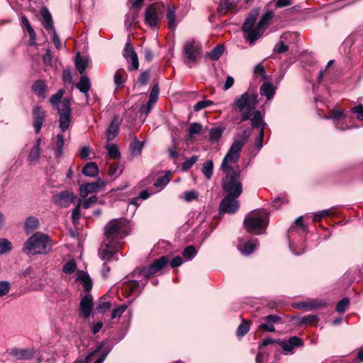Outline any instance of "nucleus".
Returning a JSON list of instances; mask_svg holds the SVG:
<instances>
[{"instance_id": "22", "label": "nucleus", "mask_w": 363, "mask_h": 363, "mask_svg": "<svg viewBox=\"0 0 363 363\" xmlns=\"http://www.w3.org/2000/svg\"><path fill=\"white\" fill-rule=\"evenodd\" d=\"M40 143L41 140L38 138L28 154V160L30 164H35L39 159L40 155Z\"/></svg>"}, {"instance_id": "37", "label": "nucleus", "mask_w": 363, "mask_h": 363, "mask_svg": "<svg viewBox=\"0 0 363 363\" xmlns=\"http://www.w3.org/2000/svg\"><path fill=\"white\" fill-rule=\"evenodd\" d=\"M318 320V317L315 315H308L301 318L299 324L306 325H315Z\"/></svg>"}, {"instance_id": "51", "label": "nucleus", "mask_w": 363, "mask_h": 363, "mask_svg": "<svg viewBox=\"0 0 363 363\" xmlns=\"http://www.w3.org/2000/svg\"><path fill=\"white\" fill-rule=\"evenodd\" d=\"M350 301L347 298H344L340 301L336 306V311L338 313H344L346 311L347 306L349 305Z\"/></svg>"}, {"instance_id": "39", "label": "nucleus", "mask_w": 363, "mask_h": 363, "mask_svg": "<svg viewBox=\"0 0 363 363\" xmlns=\"http://www.w3.org/2000/svg\"><path fill=\"white\" fill-rule=\"evenodd\" d=\"M203 126L199 123H192L189 128V136L193 138L195 135L201 133Z\"/></svg>"}, {"instance_id": "58", "label": "nucleus", "mask_w": 363, "mask_h": 363, "mask_svg": "<svg viewBox=\"0 0 363 363\" xmlns=\"http://www.w3.org/2000/svg\"><path fill=\"white\" fill-rule=\"evenodd\" d=\"M98 198L96 196H91L89 198L86 199L82 203V206L85 209H88L91 206L92 204H94L97 202Z\"/></svg>"}, {"instance_id": "36", "label": "nucleus", "mask_w": 363, "mask_h": 363, "mask_svg": "<svg viewBox=\"0 0 363 363\" xmlns=\"http://www.w3.org/2000/svg\"><path fill=\"white\" fill-rule=\"evenodd\" d=\"M223 52L224 47L221 45H218L208 53V56L213 60H217L221 57Z\"/></svg>"}, {"instance_id": "17", "label": "nucleus", "mask_w": 363, "mask_h": 363, "mask_svg": "<svg viewBox=\"0 0 363 363\" xmlns=\"http://www.w3.org/2000/svg\"><path fill=\"white\" fill-rule=\"evenodd\" d=\"M303 344V340L296 336H293L288 340L279 342V345L284 352H291L295 347L302 346Z\"/></svg>"}, {"instance_id": "8", "label": "nucleus", "mask_w": 363, "mask_h": 363, "mask_svg": "<svg viewBox=\"0 0 363 363\" xmlns=\"http://www.w3.org/2000/svg\"><path fill=\"white\" fill-rule=\"evenodd\" d=\"M251 125L252 128L259 129V134L255 142V147L259 150L263 147V139L264 135V130L267 125L264 121V116L261 112H256L253 118H251Z\"/></svg>"}, {"instance_id": "11", "label": "nucleus", "mask_w": 363, "mask_h": 363, "mask_svg": "<svg viewBox=\"0 0 363 363\" xmlns=\"http://www.w3.org/2000/svg\"><path fill=\"white\" fill-rule=\"evenodd\" d=\"M238 197L234 195H226L220 203V210L229 214L235 213L240 208Z\"/></svg>"}, {"instance_id": "46", "label": "nucleus", "mask_w": 363, "mask_h": 363, "mask_svg": "<svg viewBox=\"0 0 363 363\" xmlns=\"http://www.w3.org/2000/svg\"><path fill=\"white\" fill-rule=\"evenodd\" d=\"M198 156L193 155L189 159L185 160L182 164V169L184 171L189 170L198 161Z\"/></svg>"}, {"instance_id": "12", "label": "nucleus", "mask_w": 363, "mask_h": 363, "mask_svg": "<svg viewBox=\"0 0 363 363\" xmlns=\"http://www.w3.org/2000/svg\"><path fill=\"white\" fill-rule=\"evenodd\" d=\"M105 185V182L101 179H98L94 182L83 184L79 186V194L81 197L85 198L89 194L99 192Z\"/></svg>"}, {"instance_id": "28", "label": "nucleus", "mask_w": 363, "mask_h": 363, "mask_svg": "<svg viewBox=\"0 0 363 363\" xmlns=\"http://www.w3.org/2000/svg\"><path fill=\"white\" fill-rule=\"evenodd\" d=\"M71 103L68 99H63L57 106L58 113L60 116L71 115Z\"/></svg>"}, {"instance_id": "31", "label": "nucleus", "mask_w": 363, "mask_h": 363, "mask_svg": "<svg viewBox=\"0 0 363 363\" xmlns=\"http://www.w3.org/2000/svg\"><path fill=\"white\" fill-rule=\"evenodd\" d=\"M39 226V220L35 216H29L25 221V231L27 234L31 233Z\"/></svg>"}, {"instance_id": "63", "label": "nucleus", "mask_w": 363, "mask_h": 363, "mask_svg": "<svg viewBox=\"0 0 363 363\" xmlns=\"http://www.w3.org/2000/svg\"><path fill=\"white\" fill-rule=\"evenodd\" d=\"M352 112L357 113V118L363 121V105H359L352 108Z\"/></svg>"}, {"instance_id": "19", "label": "nucleus", "mask_w": 363, "mask_h": 363, "mask_svg": "<svg viewBox=\"0 0 363 363\" xmlns=\"http://www.w3.org/2000/svg\"><path fill=\"white\" fill-rule=\"evenodd\" d=\"M33 126L36 133H38L41 129L45 120V112L39 106H35L33 108Z\"/></svg>"}, {"instance_id": "59", "label": "nucleus", "mask_w": 363, "mask_h": 363, "mask_svg": "<svg viewBox=\"0 0 363 363\" xmlns=\"http://www.w3.org/2000/svg\"><path fill=\"white\" fill-rule=\"evenodd\" d=\"M289 50V46L285 45L282 41H279L274 48V52L277 53H282Z\"/></svg>"}, {"instance_id": "45", "label": "nucleus", "mask_w": 363, "mask_h": 363, "mask_svg": "<svg viewBox=\"0 0 363 363\" xmlns=\"http://www.w3.org/2000/svg\"><path fill=\"white\" fill-rule=\"evenodd\" d=\"M299 228L303 231L306 230V227L304 225L303 222V216H299L298 218H296L294 225L290 228V231H298Z\"/></svg>"}, {"instance_id": "40", "label": "nucleus", "mask_w": 363, "mask_h": 363, "mask_svg": "<svg viewBox=\"0 0 363 363\" xmlns=\"http://www.w3.org/2000/svg\"><path fill=\"white\" fill-rule=\"evenodd\" d=\"M71 123V115L60 116V129L62 132H65L69 128Z\"/></svg>"}, {"instance_id": "47", "label": "nucleus", "mask_w": 363, "mask_h": 363, "mask_svg": "<svg viewBox=\"0 0 363 363\" xmlns=\"http://www.w3.org/2000/svg\"><path fill=\"white\" fill-rule=\"evenodd\" d=\"M77 267V264L74 260H70L67 262L63 267V272L65 274H70L73 273Z\"/></svg>"}, {"instance_id": "41", "label": "nucleus", "mask_w": 363, "mask_h": 363, "mask_svg": "<svg viewBox=\"0 0 363 363\" xmlns=\"http://www.w3.org/2000/svg\"><path fill=\"white\" fill-rule=\"evenodd\" d=\"M108 150V155L111 159H118L120 157V152L117 145L109 144L106 146Z\"/></svg>"}, {"instance_id": "24", "label": "nucleus", "mask_w": 363, "mask_h": 363, "mask_svg": "<svg viewBox=\"0 0 363 363\" xmlns=\"http://www.w3.org/2000/svg\"><path fill=\"white\" fill-rule=\"evenodd\" d=\"M275 90L276 88L272 83L264 82L260 87V94L269 101L274 97Z\"/></svg>"}, {"instance_id": "43", "label": "nucleus", "mask_w": 363, "mask_h": 363, "mask_svg": "<svg viewBox=\"0 0 363 363\" xmlns=\"http://www.w3.org/2000/svg\"><path fill=\"white\" fill-rule=\"evenodd\" d=\"M64 145V136L62 134H58L57 135V142H56V152L55 155L57 157H60L62 155V149Z\"/></svg>"}, {"instance_id": "15", "label": "nucleus", "mask_w": 363, "mask_h": 363, "mask_svg": "<svg viewBox=\"0 0 363 363\" xmlns=\"http://www.w3.org/2000/svg\"><path fill=\"white\" fill-rule=\"evenodd\" d=\"M329 118L332 119L335 127L341 130H347V128L349 127L347 125L346 127H344L340 125L342 122H345L348 120V117L344 113V111L338 110V109H333L330 112L329 114Z\"/></svg>"}, {"instance_id": "60", "label": "nucleus", "mask_w": 363, "mask_h": 363, "mask_svg": "<svg viewBox=\"0 0 363 363\" xmlns=\"http://www.w3.org/2000/svg\"><path fill=\"white\" fill-rule=\"evenodd\" d=\"M150 78V72L149 71L143 72L140 74L138 77V82L140 85H145L147 83Z\"/></svg>"}, {"instance_id": "34", "label": "nucleus", "mask_w": 363, "mask_h": 363, "mask_svg": "<svg viewBox=\"0 0 363 363\" xmlns=\"http://www.w3.org/2000/svg\"><path fill=\"white\" fill-rule=\"evenodd\" d=\"M201 172L207 180H209L213 172V163L212 160H208L203 164Z\"/></svg>"}, {"instance_id": "18", "label": "nucleus", "mask_w": 363, "mask_h": 363, "mask_svg": "<svg viewBox=\"0 0 363 363\" xmlns=\"http://www.w3.org/2000/svg\"><path fill=\"white\" fill-rule=\"evenodd\" d=\"M37 350L34 348L29 349H18L14 348L11 351V354L17 359H30L35 354Z\"/></svg>"}, {"instance_id": "2", "label": "nucleus", "mask_w": 363, "mask_h": 363, "mask_svg": "<svg viewBox=\"0 0 363 363\" xmlns=\"http://www.w3.org/2000/svg\"><path fill=\"white\" fill-rule=\"evenodd\" d=\"M128 223L125 219L111 220L104 227L105 238L99 250V256L101 260H118L121 240L128 232Z\"/></svg>"}, {"instance_id": "3", "label": "nucleus", "mask_w": 363, "mask_h": 363, "mask_svg": "<svg viewBox=\"0 0 363 363\" xmlns=\"http://www.w3.org/2000/svg\"><path fill=\"white\" fill-rule=\"evenodd\" d=\"M258 13L259 11L257 9L252 10L242 25L245 38L250 44H253L262 35L264 30L274 16L273 11H268L262 16L257 24L255 25Z\"/></svg>"}, {"instance_id": "7", "label": "nucleus", "mask_w": 363, "mask_h": 363, "mask_svg": "<svg viewBox=\"0 0 363 363\" xmlns=\"http://www.w3.org/2000/svg\"><path fill=\"white\" fill-rule=\"evenodd\" d=\"M201 53V46L200 43L195 40L187 41L183 49L184 62L189 66L191 67L200 57Z\"/></svg>"}, {"instance_id": "20", "label": "nucleus", "mask_w": 363, "mask_h": 363, "mask_svg": "<svg viewBox=\"0 0 363 363\" xmlns=\"http://www.w3.org/2000/svg\"><path fill=\"white\" fill-rule=\"evenodd\" d=\"M93 308V301L90 295H86L80 301L79 311L84 318L90 316Z\"/></svg>"}, {"instance_id": "56", "label": "nucleus", "mask_w": 363, "mask_h": 363, "mask_svg": "<svg viewBox=\"0 0 363 363\" xmlns=\"http://www.w3.org/2000/svg\"><path fill=\"white\" fill-rule=\"evenodd\" d=\"M63 96V91L59 90L55 94L52 95L50 99V101L52 105L57 106L62 100Z\"/></svg>"}, {"instance_id": "25", "label": "nucleus", "mask_w": 363, "mask_h": 363, "mask_svg": "<svg viewBox=\"0 0 363 363\" xmlns=\"http://www.w3.org/2000/svg\"><path fill=\"white\" fill-rule=\"evenodd\" d=\"M77 279L81 281L86 292L91 291L92 289V281L87 273L83 271H79L77 272Z\"/></svg>"}, {"instance_id": "33", "label": "nucleus", "mask_w": 363, "mask_h": 363, "mask_svg": "<svg viewBox=\"0 0 363 363\" xmlns=\"http://www.w3.org/2000/svg\"><path fill=\"white\" fill-rule=\"evenodd\" d=\"M98 166L94 162L87 163L82 169V173L87 177H94L98 174Z\"/></svg>"}, {"instance_id": "55", "label": "nucleus", "mask_w": 363, "mask_h": 363, "mask_svg": "<svg viewBox=\"0 0 363 363\" xmlns=\"http://www.w3.org/2000/svg\"><path fill=\"white\" fill-rule=\"evenodd\" d=\"M11 289V284L9 282L6 281H0V297L6 295Z\"/></svg>"}, {"instance_id": "30", "label": "nucleus", "mask_w": 363, "mask_h": 363, "mask_svg": "<svg viewBox=\"0 0 363 363\" xmlns=\"http://www.w3.org/2000/svg\"><path fill=\"white\" fill-rule=\"evenodd\" d=\"M76 87L80 91V92L87 96L91 87L89 78L87 76L81 77L79 82L76 84Z\"/></svg>"}, {"instance_id": "48", "label": "nucleus", "mask_w": 363, "mask_h": 363, "mask_svg": "<svg viewBox=\"0 0 363 363\" xmlns=\"http://www.w3.org/2000/svg\"><path fill=\"white\" fill-rule=\"evenodd\" d=\"M170 181V178L169 175L166 174L162 177H160L157 181L154 183V186L155 187H162L165 186Z\"/></svg>"}, {"instance_id": "35", "label": "nucleus", "mask_w": 363, "mask_h": 363, "mask_svg": "<svg viewBox=\"0 0 363 363\" xmlns=\"http://www.w3.org/2000/svg\"><path fill=\"white\" fill-rule=\"evenodd\" d=\"M251 322L245 319L242 320L241 324L238 327L236 335L238 337H243L246 335L250 327Z\"/></svg>"}, {"instance_id": "4", "label": "nucleus", "mask_w": 363, "mask_h": 363, "mask_svg": "<svg viewBox=\"0 0 363 363\" xmlns=\"http://www.w3.org/2000/svg\"><path fill=\"white\" fill-rule=\"evenodd\" d=\"M257 98V94L247 91L235 99L233 108L236 112L242 113L239 123L249 119L251 121L256 112H260L255 110L258 102Z\"/></svg>"}, {"instance_id": "42", "label": "nucleus", "mask_w": 363, "mask_h": 363, "mask_svg": "<svg viewBox=\"0 0 363 363\" xmlns=\"http://www.w3.org/2000/svg\"><path fill=\"white\" fill-rule=\"evenodd\" d=\"M12 249L11 242L6 238H0V255L9 252Z\"/></svg>"}, {"instance_id": "13", "label": "nucleus", "mask_w": 363, "mask_h": 363, "mask_svg": "<svg viewBox=\"0 0 363 363\" xmlns=\"http://www.w3.org/2000/svg\"><path fill=\"white\" fill-rule=\"evenodd\" d=\"M123 57L127 60H130L131 62V69L136 70L139 67L138 58L136 52L133 50V47L131 45L130 42L128 41L126 43L125 48L123 50Z\"/></svg>"}, {"instance_id": "44", "label": "nucleus", "mask_w": 363, "mask_h": 363, "mask_svg": "<svg viewBox=\"0 0 363 363\" xmlns=\"http://www.w3.org/2000/svg\"><path fill=\"white\" fill-rule=\"evenodd\" d=\"M196 255V250L192 245L187 246L182 252V255L186 259H191Z\"/></svg>"}, {"instance_id": "49", "label": "nucleus", "mask_w": 363, "mask_h": 363, "mask_svg": "<svg viewBox=\"0 0 363 363\" xmlns=\"http://www.w3.org/2000/svg\"><path fill=\"white\" fill-rule=\"evenodd\" d=\"M213 102L211 100H205V101H198L194 106V111H199L206 107H208L211 105H212Z\"/></svg>"}, {"instance_id": "1", "label": "nucleus", "mask_w": 363, "mask_h": 363, "mask_svg": "<svg viewBox=\"0 0 363 363\" xmlns=\"http://www.w3.org/2000/svg\"><path fill=\"white\" fill-rule=\"evenodd\" d=\"M244 143L235 140L232 144L223 160L220 165L221 170L225 173L222 181V187L227 195H234L239 197L242 192V184L240 180V171L238 166L233 168L231 164H235L240 157V152Z\"/></svg>"}, {"instance_id": "62", "label": "nucleus", "mask_w": 363, "mask_h": 363, "mask_svg": "<svg viewBox=\"0 0 363 363\" xmlns=\"http://www.w3.org/2000/svg\"><path fill=\"white\" fill-rule=\"evenodd\" d=\"M121 171L118 169V167L116 165H115L113 164H111L110 165L109 169H108L109 176L117 177L119 174H121Z\"/></svg>"}, {"instance_id": "32", "label": "nucleus", "mask_w": 363, "mask_h": 363, "mask_svg": "<svg viewBox=\"0 0 363 363\" xmlns=\"http://www.w3.org/2000/svg\"><path fill=\"white\" fill-rule=\"evenodd\" d=\"M33 92L40 98H45L46 84L43 80H37L32 86Z\"/></svg>"}, {"instance_id": "14", "label": "nucleus", "mask_w": 363, "mask_h": 363, "mask_svg": "<svg viewBox=\"0 0 363 363\" xmlns=\"http://www.w3.org/2000/svg\"><path fill=\"white\" fill-rule=\"evenodd\" d=\"M326 302L320 299H310L307 301L298 303L294 306V308L312 311L323 308L326 306Z\"/></svg>"}, {"instance_id": "23", "label": "nucleus", "mask_w": 363, "mask_h": 363, "mask_svg": "<svg viewBox=\"0 0 363 363\" xmlns=\"http://www.w3.org/2000/svg\"><path fill=\"white\" fill-rule=\"evenodd\" d=\"M167 18L168 21V27L172 30H174L177 26V21L176 19V7L174 6H167Z\"/></svg>"}, {"instance_id": "10", "label": "nucleus", "mask_w": 363, "mask_h": 363, "mask_svg": "<svg viewBox=\"0 0 363 363\" xmlns=\"http://www.w3.org/2000/svg\"><path fill=\"white\" fill-rule=\"evenodd\" d=\"M76 196L70 191H63L55 194L52 201L55 205L60 208H67L74 202Z\"/></svg>"}, {"instance_id": "27", "label": "nucleus", "mask_w": 363, "mask_h": 363, "mask_svg": "<svg viewBox=\"0 0 363 363\" xmlns=\"http://www.w3.org/2000/svg\"><path fill=\"white\" fill-rule=\"evenodd\" d=\"M41 15L43 19V26L47 30L53 31L55 28L53 27L52 18L50 13L47 9H43L41 11Z\"/></svg>"}, {"instance_id": "64", "label": "nucleus", "mask_w": 363, "mask_h": 363, "mask_svg": "<svg viewBox=\"0 0 363 363\" xmlns=\"http://www.w3.org/2000/svg\"><path fill=\"white\" fill-rule=\"evenodd\" d=\"M265 320L274 325V323L280 322L281 318L277 315H269L264 318Z\"/></svg>"}, {"instance_id": "26", "label": "nucleus", "mask_w": 363, "mask_h": 363, "mask_svg": "<svg viewBox=\"0 0 363 363\" xmlns=\"http://www.w3.org/2000/svg\"><path fill=\"white\" fill-rule=\"evenodd\" d=\"M257 240H249L243 245H239L238 246V250L242 255H249L255 250L257 245Z\"/></svg>"}, {"instance_id": "6", "label": "nucleus", "mask_w": 363, "mask_h": 363, "mask_svg": "<svg viewBox=\"0 0 363 363\" xmlns=\"http://www.w3.org/2000/svg\"><path fill=\"white\" fill-rule=\"evenodd\" d=\"M268 218V213L265 210L253 211L245 216V228L249 233L260 235L267 228Z\"/></svg>"}, {"instance_id": "21", "label": "nucleus", "mask_w": 363, "mask_h": 363, "mask_svg": "<svg viewBox=\"0 0 363 363\" xmlns=\"http://www.w3.org/2000/svg\"><path fill=\"white\" fill-rule=\"evenodd\" d=\"M119 120L118 117H115L109 124L106 130V138L108 141H112L116 136L118 131Z\"/></svg>"}, {"instance_id": "9", "label": "nucleus", "mask_w": 363, "mask_h": 363, "mask_svg": "<svg viewBox=\"0 0 363 363\" xmlns=\"http://www.w3.org/2000/svg\"><path fill=\"white\" fill-rule=\"evenodd\" d=\"M169 263V259L166 256H162L155 260L152 264L144 267L140 274L145 279L160 272Z\"/></svg>"}, {"instance_id": "5", "label": "nucleus", "mask_w": 363, "mask_h": 363, "mask_svg": "<svg viewBox=\"0 0 363 363\" xmlns=\"http://www.w3.org/2000/svg\"><path fill=\"white\" fill-rule=\"evenodd\" d=\"M52 248V241L48 234L37 232L29 237L23 247V252L27 255H47Z\"/></svg>"}, {"instance_id": "38", "label": "nucleus", "mask_w": 363, "mask_h": 363, "mask_svg": "<svg viewBox=\"0 0 363 363\" xmlns=\"http://www.w3.org/2000/svg\"><path fill=\"white\" fill-rule=\"evenodd\" d=\"M223 130L220 127H215L210 130L209 131V139L211 142H216L218 141L222 134H223Z\"/></svg>"}, {"instance_id": "52", "label": "nucleus", "mask_w": 363, "mask_h": 363, "mask_svg": "<svg viewBox=\"0 0 363 363\" xmlns=\"http://www.w3.org/2000/svg\"><path fill=\"white\" fill-rule=\"evenodd\" d=\"M123 72H124L122 70H118L114 74V83L117 88L122 85L125 82Z\"/></svg>"}, {"instance_id": "29", "label": "nucleus", "mask_w": 363, "mask_h": 363, "mask_svg": "<svg viewBox=\"0 0 363 363\" xmlns=\"http://www.w3.org/2000/svg\"><path fill=\"white\" fill-rule=\"evenodd\" d=\"M75 66L80 74H83L86 69L89 60L87 57H82L78 52L75 57Z\"/></svg>"}, {"instance_id": "61", "label": "nucleus", "mask_w": 363, "mask_h": 363, "mask_svg": "<svg viewBox=\"0 0 363 363\" xmlns=\"http://www.w3.org/2000/svg\"><path fill=\"white\" fill-rule=\"evenodd\" d=\"M259 328L261 330L266 331V332H274L275 331L274 326L268 322L260 324L259 325Z\"/></svg>"}, {"instance_id": "16", "label": "nucleus", "mask_w": 363, "mask_h": 363, "mask_svg": "<svg viewBox=\"0 0 363 363\" xmlns=\"http://www.w3.org/2000/svg\"><path fill=\"white\" fill-rule=\"evenodd\" d=\"M145 23L151 28L157 27L159 23L157 10L155 5L147 8L145 14Z\"/></svg>"}, {"instance_id": "57", "label": "nucleus", "mask_w": 363, "mask_h": 363, "mask_svg": "<svg viewBox=\"0 0 363 363\" xmlns=\"http://www.w3.org/2000/svg\"><path fill=\"white\" fill-rule=\"evenodd\" d=\"M198 197V194L195 190L188 191L184 192V199L186 202H190L194 199H196Z\"/></svg>"}, {"instance_id": "54", "label": "nucleus", "mask_w": 363, "mask_h": 363, "mask_svg": "<svg viewBox=\"0 0 363 363\" xmlns=\"http://www.w3.org/2000/svg\"><path fill=\"white\" fill-rule=\"evenodd\" d=\"M127 308V306L123 304L115 308L112 311L111 318L113 319L121 317Z\"/></svg>"}, {"instance_id": "53", "label": "nucleus", "mask_w": 363, "mask_h": 363, "mask_svg": "<svg viewBox=\"0 0 363 363\" xmlns=\"http://www.w3.org/2000/svg\"><path fill=\"white\" fill-rule=\"evenodd\" d=\"M160 88L157 84H155L150 91L149 99L151 102H157L159 97Z\"/></svg>"}, {"instance_id": "50", "label": "nucleus", "mask_w": 363, "mask_h": 363, "mask_svg": "<svg viewBox=\"0 0 363 363\" xmlns=\"http://www.w3.org/2000/svg\"><path fill=\"white\" fill-rule=\"evenodd\" d=\"M143 146V143L140 142L136 138L130 145V149L135 154H138L141 151Z\"/></svg>"}]
</instances>
